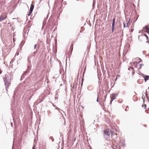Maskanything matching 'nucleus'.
I'll return each mask as SVG.
<instances>
[{"label": "nucleus", "instance_id": "1", "mask_svg": "<svg viewBox=\"0 0 149 149\" xmlns=\"http://www.w3.org/2000/svg\"><path fill=\"white\" fill-rule=\"evenodd\" d=\"M8 14L6 12H4L2 13L0 16V22L6 19L7 17Z\"/></svg>", "mask_w": 149, "mask_h": 149}, {"label": "nucleus", "instance_id": "2", "mask_svg": "<svg viewBox=\"0 0 149 149\" xmlns=\"http://www.w3.org/2000/svg\"><path fill=\"white\" fill-rule=\"evenodd\" d=\"M118 95L117 94L112 93L110 95V98L111 99V101L110 104H111L112 101L116 99V97Z\"/></svg>", "mask_w": 149, "mask_h": 149}, {"label": "nucleus", "instance_id": "3", "mask_svg": "<svg viewBox=\"0 0 149 149\" xmlns=\"http://www.w3.org/2000/svg\"><path fill=\"white\" fill-rule=\"evenodd\" d=\"M5 85L6 87V88H8V86L10 85L11 83L10 82H8V81H6L5 82Z\"/></svg>", "mask_w": 149, "mask_h": 149}, {"label": "nucleus", "instance_id": "4", "mask_svg": "<svg viewBox=\"0 0 149 149\" xmlns=\"http://www.w3.org/2000/svg\"><path fill=\"white\" fill-rule=\"evenodd\" d=\"M104 134L106 135H107L109 136L110 134L109 131L107 130H104Z\"/></svg>", "mask_w": 149, "mask_h": 149}, {"label": "nucleus", "instance_id": "5", "mask_svg": "<svg viewBox=\"0 0 149 149\" xmlns=\"http://www.w3.org/2000/svg\"><path fill=\"white\" fill-rule=\"evenodd\" d=\"M115 22V18H114L112 20V26H114Z\"/></svg>", "mask_w": 149, "mask_h": 149}, {"label": "nucleus", "instance_id": "6", "mask_svg": "<svg viewBox=\"0 0 149 149\" xmlns=\"http://www.w3.org/2000/svg\"><path fill=\"white\" fill-rule=\"evenodd\" d=\"M34 5L32 4L31 5V7H30V10H33V8H34Z\"/></svg>", "mask_w": 149, "mask_h": 149}, {"label": "nucleus", "instance_id": "7", "mask_svg": "<svg viewBox=\"0 0 149 149\" xmlns=\"http://www.w3.org/2000/svg\"><path fill=\"white\" fill-rule=\"evenodd\" d=\"M115 29L114 26H112V32H113L114 31V30Z\"/></svg>", "mask_w": 149, "mask_h": 149}, {"label": "nucleus", "instance_id": "8", "mask_svg": "<svg viewBox=\"0 0 149 149\" xmlns=\"http://www.w3.org/2000/svg\"><path fill=\"white\" fill-rule=\"evenodd\" d=\"M149 78V76H146V78L145 79L146 80H147L148 79V78Z\"/></svg>", "mask_w": 149, "mask_h": 149}, {"label": "nucleus", "instance_id": "9", "mask_svg": "<svg viewBox=\"0 0 149 149\" xmlns=\"http://www.w3.org/2000/svg\"><path fill=\"white\" fill-rule=\"evenodd\" d=\"M111 136H113V135L114 134L113 132V131H111Z\"/></svg>", "mask_w": 149, "mask_h": 149}, {"label": "nucleus", "instance_id": "10", "mask_svg": "<svg viewBox=\"0 0 149 149\" xmlns=\"http://www.w3.org/2000/svg\"><path fill=\"white\" fill-rule=\"evenodd\" d=\"M31 13L29 11V13H28V15L29 16L31 14Z\"/></svg>", "mask_w": 149, "mask_h": 149}, {"label": "nucleus", "instance_id": "11", "mask_svg": "<svg viewBox=\"0 0 149 149\" xmlns=\"http://www.w3.org/2000/svg\"><path fill=\"white\" fill-rule=\"evenodd\" d=\"M144 35L146 36V38H147V39H148V36H147V35L145 34H144Z\"/></svg>", "mask_w": 149, "mask_h": 149}, {"label": "nucleus", "instance_id": "12", "mask_svg": "<svg viewBox=\"0 0 149 149\" xmlns=\"http://www.w3.org/2000/svg\"><path fill=\"white\" fill-rule=\"evenodd\" d=\"M139 61V62H140L141 61V59L139 58H137Z\"/></svg>", "mask_w": 149, "mask_h": 149}, {"label": "nucleus", "instance_id": "13", "mask_svg": "<svg viewBox=\"0 0 149 149\" xmlns=\"http://www.w3.org/2000/svg\"><path fill=\"white\" fill-rule=\"evenodd\" d=\"M37 45L36 44L34 46V48L35 49L36 48Z\"/></svg>", "mask_w": 149, "mask_h": 149}, {"label": "nucleus", "instance_id": "14", "mask_svg": "<svg viewBox=\"0 0 149 149\" xmlns=\"http://www.w3.org/2000/svg\"><path fill=\"white\" fill-rule=\"evenodd\" d=\"M123 24H124V27H125V25L124 23H123Z\"/></svg>", "mask_w": 149, "mask_h": 149}, {"label": "nucleus", "instance_id": "15", "mask_svg": "<svg viewBox=\"0 0 149 149\" xmlns=\"http://www.w3.org/2000/svg\"><path fill=\"white\" fill-rule=\"evenodd\" d=\"M35 149V146H34L33 147V149Z\"/></svg>", "mask_w": 149, "mask_h": 149}, {"label": "nucleus", "instance_id": "16", "mask_svg": "<svg viewBox=\"0 0 149 149\" xmlns=\"http://www.w3.org/2000/svg\"><path fill=\"white\" fill-rule=\"evenodd\" d=\"M31 13H32V11H33V10H30L29 11Z\"/></svg>", "mask_w": 149, "mask_h": 149}, {"label": "nucleus", "instance_id": "17", "mask_svg": "<svg viewBox=\"0 0 149 149\" xmlns=\"http://www.w3.org/2000/svg\"><path fill=\"white\" fill-rule=\"evenodd\" d=\"M2 72V71L0 69V74H1Z\"/></svg>", "mask_w": 149, "mask_h": 149}, {"label": "nucleus", "instance_id": "18", "mask_svg": "<svg viewBox=\"0 0 149 149\" xmlns=\"http://www.w3.org/2000/svg\"><path fill=\"white\" fill-rule=\"evenodd\" d=\"M145 108L146 109V105H145Z\"/></svg>", "mask_w": 149, "mask_h": 149}, {"label": "nucleus", "instance_id": "19", "mask_svg": "<svg viewBox=\"0 0 149 149\" xmlns=\"http://www.w3.org/2000/svg\"><path fill=\"white\" fill-rule=\"evenodd\" d=\"M134 72H132V74H134Z\"/></svg>", "mask_w": 149, "mask_h": 149}, {"label": "nucleus", "instance_id": "20", "mask_svg": "<svg viewBox=\"0 0 149 149\" xmlns=\"http://www.w3.org/2000/svg\"><path fill=\"white\" fill-rule=\"evenodd\" d=\"M141 66H140L139 67V68H141Z\"/></svg>", "mask_w": 149, "mask_h": 149}, {"label": "nucleus", "instance_id": "21", "mask_svg": "<svg viewBox=\"0 0 149 149\" xmlns=\"http://www.w3.org/2000/svg\"><path fill=\"white\" fill-rule=\"evenodd\" d=\"M115 134L116 135H117V134H116V133H115Z\"/></svg>", "mask_w": 149, "mask_h": 149}, {"label": "nucleus", "instance_id": "22", "mask_svg": "<svg viewBox=\"0 0 149 149\" xmlns=\"http://www.w3.org/2000/svg\"><path fill=\"white\" fill-rule=\"evenodd\" d=\"M97 102H98V99L97 100Z\"/></svg>", "mask_w": 149, "mask_h": 149}]
</instances>
